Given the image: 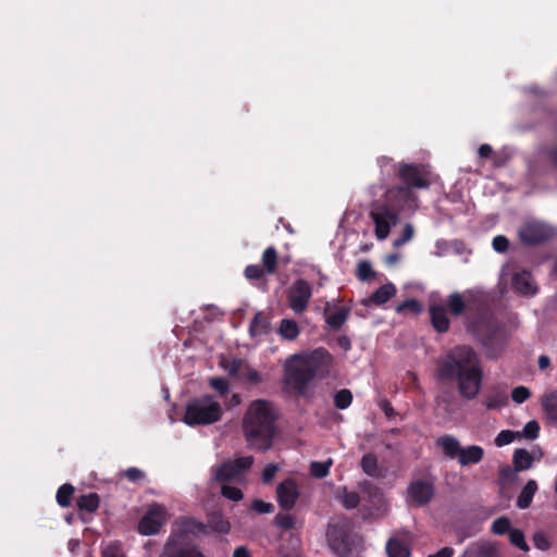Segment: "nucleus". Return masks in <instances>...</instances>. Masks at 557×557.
<instances>
[{"mask_svg": "<svg viewBox=\"0 0 557 557\" xmlns=\"http://www.w3.org/2000/svg\"><path fill=\"white\" fill-rule=\"evenodd\" d=\"M437 374L442 381L455 382L459 395L466 400L474 399L482 388L481 360L470 346L461 345L450 349L437 362Z\"/></svg>", "mask_w": 557, "mask_h": 557, "instance_id": "obj_1", "label": "nucleus"}, {"mask_svg": "<svg viewBox=\"0 0 557 557\" xmlns=\"http://www.w3.org/2000/svg\"><path fill=\"white\" fill-rule=\"evenodd\" d=\"M332 363V355L323 347L292 355L284 367V383L302 395L315 377H325L330 373Z\"/></svg>", "mask_w": 557, "mask_h": 557, "instance_id": "obj_2", "label": "nucleus"}, {"mask_svg": "<svg viewBox=\"0 0 557 557\" xmlns=\"http://www.w3.org/2000/svg\"><path fill=\"white\" fill-rule=\"evenodd\" d=\"M277 418L278 412L272 401L255 399L249 404L243 417L242 429L250 448L265 451L272 447Z\"/></svg>", "mask_w": 557, "mask_h": 557, "instance_id": "obj_3", "label": "nucleus"}, {"mask_svg": "<svg viewBox=\"0 0 557 557\" xmlns=\"http://www.w3.org/2000/svg\"><path fill=\"white\" fill-rule=\"evenodd\" d=\"M325 539L337 557H361L366 549L363 536L356 530L355 521L347 516H338L327 523Z\"/></svg>", "mask_w": 557, "mask_h": 557, "instance_id": "obj_4", "label": "nucleus"}, {"mask_svg": "<svg viewBox=\"0 0 557 557\" xmlns=\"http://www.w3.org/2000/svg\"><path fill=\"white\" fill-rule=\"evenodd\" d=\"M222 414L220 403L212 395H203L187 403L183 421L189 426L208 425L218 422Z\"/></svg>", "mask_w": 557, "mask_h": 557, "instance_id": "obj_5", "label": "nucleus"}, {"mask_svg": "<svg viewBox=\"0 0 557 557\" xmlns=\"http://www.w3.org/2000/svg\"><path fill=\"white\" fill-rule=\"evenodd\" d=\"M374 223V234L379 240L388 237L392 226L399 222V211L393 203L375 201L369 213Z\"/></svg>", "mask_w": 557, "mask_h": 557, "instance_id": "obj_6", "label": "nucleus"}, {"mask_svg": "<svg viewBox=\"0 0 557 557\" xmlns=\"http://www.w3.org/2000/svg\"><path fill=\"white\" fill-rule=\"evenodd\" d=\"M252 456L224 461L214 468V480L219 483H242L253 465Z\"/></svg>", "mask_w": 557, "mask_h": 557, "instance_id": "obj_7", "label": "nucleus"}, {"mask_svg": "<svg viewBox=\"0 0 557 557\" xmlns=\"http://www.w3.org/2000/svg\"><path fill=\"white\" fill-rule=\"evenodd\" d=\"M312 294L311 283L305 278H296L286 290L289 309L296 314H302L309 307Z\"/></svg>", "mask_w": 557, "mask_h": 557, "instance_id": "obj_8", "label": "nucleus"}, {"mask_svg": "<svg viewBox=\"0 0 557 557\" xmlns=\"http://www.w3.org/2000/svg\"><path fill=\"white\" fill-rule=\"evenodd\" d=\"M397 175L403 185L411 189H424L430 186L429 172L422 164L401 163L398 165Z\"/></svg>", "mask_w": 557, "mask_h": 557, "instance_id": "obj_9", "label": "nucleus"}, {"mask_svg": "<svg viewBox=\"0 0 557 557\" xmlns=\"http://www.w3.org/2000/svg\"><path fill=\"white\" fill-rule=\"evenodd\" d=\"M553 236V232L545 224L531 221L522 224L518 231L520 242L525 246H537L546 243Z\"/></svg>", "mask_w": 557, "mask_h": 557, "instance_id": "obj_10", "label": "nucleus"}, {"mask_svg": "<svg viewBox=\"0 0 557 557\" xmlns=\"http://www.w3.org/2000/svg\"><path fill=\"white\" fill-rule=\"evenodd\" d=\"M482 302V295L476 292L468 290L463 295L458 292L451 293L447 299V307L449 312L459 317L467 310H472L479 307Z\"/></svg>", "mask_w": 557, "mask_h": 557, "instance_id": "obj_11", "label": "nucleus"}, {"mask_svg": "<svg viewBox=\"0 0 557 557\" xmlns=\"http://www.w3.org/2000/svg\"><path fill=\"white\" fill-rule=\"evenodd\" d=\"M222 367L231 376L243 383L256 386L262 382L261 373L251 368L243 359H233L231 362H222Z\"/></svg>", "mask_w": 557, "mask_h": 557, "instance_id": "obj_12", "label": "nucleus"}, {"mask_svg": "<svg viewBox=\"0 0 557 557\" xmlns=\"http://www.w3.org/2000/svg\"><path fill=\"white\" fill-rule=\"evenodd\" d=\"M409 502L417 507L428 505L434 496V484L429 480L411 481L407 487Z\"/></svg>", "mask_w": 557, "mask_h": 557, "instance_id": "obj_13", "label": "nucleus"}, {"mask_svg": "<svg viewBox=\"0 0 557 557\" xmlns=\"http://www.w3.org/2000/svg\"><path fill=\"white\" fill-rule=\"evenodd\" d=\"M299 495L298 484L293 478L285 479L278 483L276 487V500L283 510H292L295 507Z\"/></svg>", "mask_w": 557, "mask_h": 557, "instance_id": "obj_14", "label": "nucleus"}, {"mask_svg": "<svg viewBox=\"0 0 557 557\" xmlns=\"http://www.w3.org/2000/svg\"><path fill=\"white\" fill-rule=\"evenodd\" d=\"M164 513L160 505L152 506L139 520L138 532L143 535L157 534L164 523Z\"/></svg>", "mask_w": 557, "mask_h": 557, "instance_id": "obj_15", "label": "nucleus"}, {"mask_svg": "<svg viewBox=\"0 0 557 557\" xmlns=\"http://www.w3.org/2000/svg\"><path fill=\"white\" fill-rule=\"evenodd\" d=\"M417 200L416 194L411 188L405 185L394 186L387 189L385 194L386 203H393L400 212L404 207H410Z\"/></svg>", "mask_w": 557, "mask_h": 557, "instance_id": "obj_16", "label": "nucleus"}, {"mask_svg": "<svg viewBox=\"0 0 557 557\" xmlns=\"http://www.w3.org/2000/svg\"><path fill=\"white\" fill-rule=\"evenodd\" d=\"M511 287L515 293L525 297H533L539 292L536 282L528 270H521L512 274Z\"/></svg>", "mask_w": 557, "mask_h": 557, "instance_id": "obj_17", "label": "nucleus"}, {"mask_svg": "<svg viewBox=\"0 0 557 557\" xmlns=\"http://www.w3.org/2000/svg\"><path fill=\"white\" fill-rule=\"evenodd\" d=\"M483 458L484 449L479 445H470L468 447H461L457 461L461 467H468L481 462Z\"/></svg>", "mask_w": 557, "mask_h": 557, "instance_id": "obj_18", "label": "nucleus"}, {"mask_svg": "<svg viewBox=\"0 0 557 557\" xmlns=\"http://www.w3.org/2000/svg\"><path fill=\"white\" fill-rule=\"evenodd\" d=\"M432 326L438 333H446L449 330L450 321L447 311L443 306L433 305L429 309Z\"/></svg>", "mask_w": 557, "mask_h": 557, "instance_id": "obj_19", "label": "nucleus"}, {"mask_svg": "<svg viewBox=\"0 0 557 557\" xmlns=\"http://www.w3.org/2000/svg\"><path fill=\"white\" fill-rule=\"evenodd\" d=\"M435 444L444 451L445 456L449 459L457 458L461 449L459 441L454 435L449 434L440 436L436 440Z\"/></svg>", "mask_w": 557, "mask_h": 557, "instance_id": "obj_20", "label": "nucleus"}, {"mask_svg": "<svg viewBox=\"0 0 557 557\" xmlns=\"http://www.w3.org/2000/svg\"><path fill=\"white\" fill-rule=\"evenodd\" d=\"M396 294V287L393 283L388 282L382 286H380L372 295L369 300L366 301L368 304H374L376 306H382L386 304L391 298H393Z\"/></svg>", "mask_w": 557, "mask_h": 557, "instance_id": "obj_21", "label": "nucleus"}, {"mask_svg": "<svg viewBox=\"0 0 557 557\" xmlns=\"http://www.w3.org/2000/svg\"><path fill=\"white\" fill-rule=\"evenodd\" d=\"M278 252L275 247L270 246L264 249L261 256V267L268 275H273L277 271L278 267Z\"/></svg>", "mask_w": 557, "mask_h": 557, "instance_id": "obj_22", "label": "nucleus"}, {"mask_svg": "<svg viewBox=\"0 0 557 557\" xmlns=\"http://www.w3.org/2000/svg\"><path fill=\"white\" fill-rule=\"evenodd\" d=\"M541 406L546 418L557 423V391L545 393L542 396Z\"/></svg>", "mask_w": 557, "mask_h": 557, "instance_id": "obj_23", "label": "nucleus"}, {"mask_svg": "<svg viewBox=\"0 0 557 557\" xmlns=\"http://www.w3.org/2000/svg\"><path fill=\"white\" fill-rule=\"evenodd\" d=\"M537 491V483L534 480H529L522 487L517 498V507L520 509H527L531 506L533 497Z\"/></svg>", "mask_w": 557, "mask_h": 557, "instance_id": "obj_24", "label": "nucleus"}, {"mask_svg": "<svg viewBox=\"0 0 557 557\" xmlns=\"http://www.w3.org/2000/svg\"><path fill=\"white\" fill-rule=\"evenodd\" d=\"M533 456L524 448H517L513 451L512 465L516 472L530 469L533 465Z\"/></svg>", "mask_w": 557, "mask_h": 557, "instance_id": "obj_25", "label": "nucleus"}, {"mask_svg": "<svg viewBox=\"0 0 557 557\" xmlns=\"http://www.w3.org/2000/svg\"><path fill=\"white\" fill-rule=\"evenodd\" d=\"M270 330V322L263 312H257L249 324V334L251 337H257L268 334Z\"/></svg>", "mask_w": 557, "mask_h": 557, "instance_id": "obj_26", "label": "nucleus"}, {"mask_svg": "<svg viewBox=\"0 0 557 557\" xmlns=\"http://www.w3.org/2000/svg\"><path fill=\"white\" fill-rule=\"evenodd\" d=\"M207 525L208 530L220 534H227L231 530L230 522L220 512L209 515Z\"/></svg>", "mask_w": 557, "mask_h": 557, "instance_id": "obj_27", "label": "nucleus"}, {"mask_svg": "<svg viewBox=\"0 0 557 557\" xmlns=\"http://www.w3.org/2000/svg\"><path fill=\"white\" fill-rule=\"evenodd\" d=\"M159 557H206L198 548L187 547H166Z\"/></svg>", "mask_w": 557, "mask_h": 557, "instance_id": "obj_28", "label": "nucleus"}, {"mask_svg": "<svg viewBox=\"0 0 557 557\" xmlns=\"http://www.w3.org/2000/svg\"><path fill=\"white\" fill-rule=\"evenodd\" d=\"M100 498L97 493H88L81 495L76 505L79 510L87 512H95L99 508Z\"/></svg>", "mask_w": 557, "mask_h": 557, "instance_id": "obj_29", "label": "nucleus"}, {"mask_svg": "<svg viewBox=\"0 0 557 557\" xmlns=\"http://www.w3.org/2000/svg\"><path fill=\"white\" fill-rule=\"evenodd\" d=\"M388 557H410L409 547L400 540L391 537L386 543Z\"/></svg>", "mask_w": 557, "mask_h": 557, "instance_id": "obj_30", "label": "nucleus"}, {"mask_svg": "<svg viewBox=\"0 0 557 557\" xmlns=\"http://www.w3.org/2000/svg\"><path fill=\"white\" fill-rule=\"evenodd\" d=\"M507 401L508 396L505 391L494 389L486 395L484 405L488 410H493L505 406Z\"/></svg>", "mask_w": 557, "mask_h": 557, "instance_id": "obj_31", "label": "nucleus"}, {"mask_svg": "<svg viewBox=\"0 0 557 557\" xmlns=\"http://www.w3.org/2000/svg\"><path fill=\"white\" fill-rule=\"evenodd\" d=\"M349 309L346 307H339L334 312L327 314L325 321L332 330H339L347 321Z\"/></svg>", "mask_w": 557, "mask_h": 557, "instance_id": "obj_32", "label": "nucleus"}, {"mask_svg": "<svg viewBox=\"0 0 557 557\" xmlns=\"http://www.w3.org/2000/svg\"><path fill=\"white\" fill-rule=\"evenodd\" d=\"M361 491L368 495L369 500L376 507L380 508L384 497L380 487L375 486L370 481H364L360 484Z\"/></svg>", "mask_w": 557, "mask_h": 557, "instance_id": "obj_33", "label": "nucleus"}, {"mask_svg": "<svg viewBox=\"0 0 557 557\" xmlns=\"http://www.w3.org/2000/svg\"><path fill=\"white\" fill-rule=\"evenodd\" d=\"M360 467L369 476L376 478L380 475L377 457L373 453H368L362 456Z\"/></svg>", "mask_w": 557, "mask_h": 557, "instance_id": "obj_34", "label": "nucleus"}, {"mask_svg": "<svg viewBox=\"0 0 557 557\" xmlns=\"http://www.w3.org/2000/svg\"><path fill=\"white\" fill-rule=\"evenodd\" d=\"M278 333L283 338L293 341L299 335V326L295 320L283 319L280 324Z\"/></svg>", "mask_w": 557, "mask_h": 557, "instance_id": "obj_35", "label": "nucleus"}, {"mask_svg": "<svg viewBox=\"0 0 557 557\" xmlns=\"http://www.w3.org/2000/svg\"><path fill=\"white\" fill-rule=\"evenodd\" d=\"M75 487L70 483H64L61 485L55 495L57 503L62 508H67L71 506V500L74 495Z\"/></svg>", "mask_w": 557, "mask_h": 557, "instance_id": "obj_36", "label": "nucleus"}, {"mask_svg": "<svg viewBox=\"0 0 557 557\" xmlns=\"http://www.w3.org/2000/svg\"><path fill=\"white\" fill-rule=\"evenodd\" d=\"M332 465V458L325 461H311L309 466L310 474L315 479H323L329 475Z\"/></svg>", "mask_w": 557, "mask_h": 557, "instance_id": "obj_37", "label": "nucleus"}, {"mask_svg": "<svg viewBox=\"0 0 557 557\" xmlns=\"http://www.w3.org/2000/svg\"><path fill=\"white\" fill-rule=\"evenodd\" d=\"M509 542L512 546L518 547L523 552H529L530 546L525 541L524 533L520 529H511L508 533Z\"/></svg>", "mask_w": 557, "mask_h": 557, "instance_id": "obj_38", "label": "nucleus"}, {"mask_svg": "<svg viewBox=\"0 0 557 557\" xmlns=\"http://www.w3.org/2000/svg\"><path fill=\"white\" fill-rule=\"evenodd\" d=\"M352 394L349 389L343 388L334 395V406L337 409L344 410L351 405Z\"/></svg>", "mask_w": 557, "mask_h": 557, "instance_id": "obj_39", "label": "nucleus"}, {"mask_svg": "<svg viewBox=\"0 0 557 557\" xmlns=\"http://www.w3.org/2000/svg\"><path fill=\"white\" fill-rule=\"evenodd\" d=\"M357 277L362 281H370L375 277V272L372 269V265L367 260H361L357 265Z\"/></svg>", "mask_w": 557, "mask_h": 557, "instance_id": "obj_40", "label": "nucleus"}, {"mask_svg": "<svg viewBox=\"0 0 557 557\" xmlns=\"http://www.w3.org/2000/svg\"><path fill=\"white\" fill-rule=\"evenodd\" d=\"M511 529V522L505 516L495 519L492 523V532L497 535L508 534Z\"/></svg>", "mask_w": 557, "mask_h": 557, "instance_id": "obj_41", "label": "nucleus"}, {"mask_svg": "<svg viewBox=\"0 0 557 557\" xmlns=\"http://www.w3.org/2000/svg\"><path fill=\"white\" fill-rule=\"evenodd\" d=\"M276 527L283 530H293L295 528V518L289 513H277L274 518Z\"/></svg>", "mask_w": 557, "mask_h": 557, "instance_id": "obj_42", "label": "nucleus"}, {"mask_svg": "<svg viewBox=\"0 0 557 557\" xmlns=\"http://www.w3.org/2000/svg\"><path fill=\"white\" fill-rule=\"evenodd\" d=\"M407 310L411 311L414 314H418L421 312L422 306L417 299H406L396 307L397 313H404Z\"/></svg>", "mask_w": 557, "mask_h": 557, "instance_id": "obj_43", "label": "nucleus"}, {"mask_svg": "<svg viewBox=\"0 0 557 557\" xmlns=\"http://www.w3.org/2000/svg\"><path fill=\"white\" fill-rule=\"evenodd\" d=\"M360 503V496L357 492H349L344 488L342 504L346 509H355Z\"/></svg>", "mask_w": 557, "mask_h": 557, "instance_id": "obj_44", "label": "nucleus"}, {"mask_svg": "<svg viewBox=\"0 0 557 557\" xmlns=\"http://www.w3.org/2000/svg\"><path fill=\"white\" fill-rule=\"evenodd\" d=\"M221 494L225 498L233 500V502H239L244 497L243 492L238 487L227 485L225 483L221 487Z\"/></svg>", "mask_w": 557, "mask_h": 557, "instance_id": "obj_45", "label": "nucleus"}, {"mask_svg": "<svg viewBox=\"0 0 557 557\" xmlns=\"http://www.w3.org/2000/svg\"><path fill=\"white\" fill-rule=\"evenodd\" d=\"M267 272L260 264H249L245 268L244 275L247 280H260L262 278Z\"/></svg>", "mask_w": 557, "mask_h": 557, "instance_id": "obj_46", "label": "nucleus"}, {"mask_svg": "<svg viewBox=\"0 0 557 557\" xmlns=\"http://www.w3.org/2000/svg\"><path fill=\"white\" fill-rule=\"evenodd\" d=\"M534 546L540 550H548L552 546V542L547 535L543 532H535L532 537Z\"/></svg>", "mask_w": 557, "mask_h": 557, "instance_id": "obj_47", "label": "nucleus"}, {"mask_svg": "<svg viewBox=\"0 0 557 557\" xmlns=\"http://www.w3.org/2000/svg\"><path fill=\"white\" fill-rule=\"evenodd\" d=\"M209 384L214 388L221 396L226 395L230 392L228 381L224 377H211Z\"/></svg>", "mask_w": 557, "mask_h": 557, "instance_id": "obj_48", "label": "nucleus"}, {"mask_svg": "<svg viewBox=\"0 0 557 557\" xmlns=\"http://www.w3.org/2000/svg\"><path fill=\"white\" fill-rule=\"evenodd\" d=\"M516 438V433L510 430L500 431L495 437V445L498 447L512 443Z\"/></svg>", "mask_w": 557, "mask_h": 557, "instance_id": "obj_49", "label": "nucleus"}, {"mask_svg": "<svg viewBox=\"0 0 557 557\" xmlns=\"http://www.w3.org/2000/svg\"><path fill=\"white\" fill-rule=\"evenodd\" d=\"M531 397V392L525 386L515 387L511 392V398L517 404H522Z\"/></svg>", "mask_w": 557, "mask_h": 557, "instance_id": "obj_50", "label": "nucleus"}, {"mask_svg": "<svg viewBox=\"0 0 557 557\" xmlns=\"http://www.w3.org/2000/svg\"><path fill=\"white\" fill-rule=\"evenodd\" d=\"M185 530L194 534H208V525L195 519H190L186 522Z\"/></svg>", "mask_w": 557, "mask_h": 557, "instance_id": "obj_51", "label": "nucleus"}, {"mask_svg": "<svg viewBox=\"0 0 557 557\" xmlns=\"http://www.w3.org/2000/svg\"><path fill=\"white\" fill-rule=\"evenodd\" d=\"M523 436L529 440H535L540 433V424L535 420L525 423L522 430Z\"/></svg>", "mask_w": 557, "mask_h": 557, "instance_id": "obj_52", "label": "nucleus"}, {"mask_svg": "<svg viewBox=\"0 0 557 557\" xmlns=\"http://www.w3.org/2000/svg\"><path fill=\"white\" fill-rule=\"evenodd\" d=\"M413 235H414L413 226L411 224L407 223L403 228L401 236L394 240V246L400 247V246L405 245L406 243H408L409 240L412 239Z\"/></svg>", "mask_w": 557, "mask_h": 557, "instance_id": "obj_53", "label": "nucleus"}, {"mask_svg": "<svg viewBox=\"0 0 557 557\" xmlns=\"http://www.w3.org/2000/svg\"><path fill=\"white\" fill-rule=\"evenodd\" d=\"M123 475L133 483H137L146 478V473L135 467L128 468L123 472Z\"/></svg>", "mask_w": 557, "mask_h": 557, "instance_id": "obj_54", "label": "nucleus"}, {"mask_svg": "<svg viewBox=\"0 0 557 557\" xmlns=\"http://www.w3.org/2000/svg\"><path fill=\"white\" fill-rule=\"evenodd\" d=\"M278 471V466L276 463H268L262 471V482L264 484H270L274 479L276 472Z\"/></svg>", "mask_w": 557, "mask_h": 557, "instance_id": "obj_55", "label": "nucleus"}, {"mask_svg": "<svg viewBox=\"0 0 557 557\" xmlns=\"http://www.w3.org/2000/svg\"><path fill=\"white\" fill-rule=\"evenodd\" d=\"M251 507L259 513H271L274 511V505L262 499H255Z\"/></svg>", "mask_w": 557, "mask_h": 557, "instance_id": "obj_56", "label": "nucleus"}, {"mask_svg": "<svg viewBox=\"0 0 557 557\" xmlns=\"http://www.w3.org/2000/svg\"><path fill=\"white\" fill-rule=\"evenodd\" d=\"M492 246L497 252H505L509 247V240L504 235H497L493 238Z\"/></svg>", "mask_w": 557, "mask_h": 557, "instance_id": "obj_57", "label": "nucleus"}, {"mask_svg": "<svg viewBox=\"0 0 557 557\" xmlns=\"http://www.w3.org/2000/svg\"><path fill=\"white\" fill-rule=\"evenodd\" d=\"M515 470L510 468L509 466L502 467L498 471L499 480L503 483L510 482L513 480L515 476Z\"/></svg>", "mask_w": 557, "mask_h": 557, "instance_id": "obj_58", "label": "nucleus"}, {"mask_svg": "<svg viewBox=\"0 0 557 557\" xmlns=\"http://www.w3.org/2000/svg\"><path fill=\"white\" fill-rule=\"evenodd\" d=\"M492 152H493L492 146H490L488 144H482L478 150V153H479L480 158H482V159L490 158Z\"/></svg>", "mask_w": 557, "mask_h": 557, "instance_id": "obj_59", "label": "nucleus"}, {"mask_svg": "<svg viewBox=\"0 0 557 557\" xmlns=\"http://www.w3.org/2000/svg\"><path fill=\"white\" fill-rule=\"evenodd\" d=\"M455 550L451 547H443L437 553L429 555L428 557H453Z\"/></svg>", "mask_w": 557, "mask_h": 557, "instance_id": "obj_60", "label": "nucleus"}, {"mask_svg": "<svg viewBox=\"0 0 557 557\" xmlns=\"http://www.w3.org/2000/svg\"><path fill=\"white\" fill-rule=\"evenodd\" d=\"M540 370H546L550 367V359L546 355H541L537 360Z\"/></svg>", "mask_w": 557, "mask_h": 557, "instance_id": "obj_61", "label": "nucleus"}, {"mask_svg": "<svg viewBox=\"0 0 557 557\" xmlns=\"http://www.w3.org/2000/svg\"><path fill=\"white\" fill-rule=\"evenodd\" d=\"M546 153L550 163L557 168V145L549 148Z\"/></svg>", "mask_w": 557, "mask_h": 557, "instance_id": "obj_62", "label": "nucleus"}, {"mask_svg": "<svg viewBox=\"0 0 557 557\" xmlns=\"http://www.w3.org/2000/svg\"><path fill=\"white\" fill-rule=\"evenodd\" d=\"M233 557H251L245 546H239L234 550Z\"/></svg>", "mask_w": 557, "mask_h": 557, "instance_id": "obj_63", "label": "nucleus"}, {"mask_svg": "<svg viewBox=\"0 0 557 557\" xmlns=\"http://www.w3.org/2000/svg\"><path fill=\"white\" fill-rule=\"evenodd\" d=\"M383 410H384V412H385L386 417H388V418H389V417H392V416H394V413H395V411H394L393 407H392V406H391V404H389V403H387V401H386V403H384V405H383Z\"/></svg>", "mask_w": 557, "mask_h": 557, "instance_id": "obj_64", "label": "nucleus"}]
</instances>
